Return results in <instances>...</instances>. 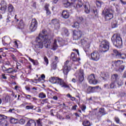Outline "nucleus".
Segmentation results:
<instances>
[{
  "label": "nucleus",
  "instance_id": "obj_1",
  "mask_svg": "<svg viewBox=\"0 0 126 126\" xmlns=\"http://www.w3.org/2000/svg\"><path fill=\"white\" fill-rule=\"evenodd\" d=\"M35 44L34 45L33 48L35 52L39 54L41 49H43V44L45 48H50L51 46V36L47 34V32L43 30L41 32L38 37L35 39Z\"/></svg>",
  "mask_w": 126,
  "mask_h": 126
},
{
  "label": "nucleus",
  "instance_id": "obj_2",
  "mask_svg": "<svg viewBox=\"0 0 126 126\" xmlns=\"http://www.w3.org/2000/svg\"><path fill=\"white\" fill-rule=\"evenodd\" d=\"M73 5L76 8H80L82 7L83 4L81 0L76 1L75 0H63V5L64 7L67 8L70 5Z\"/></svg>",
  "mask_w": 126,
  "mask_h": 126
},
{
  "label": "nucleus",
  "instance_id": "obj_3",
  "mask_svg": "<svg viewBox=\"0 0 126 126\" xmlns=\"http://www.w3.org/2000/svg\"><path fill=\"white\" fill-rule=\"evenodd\" d=\"M114 10L111 8H105L102 12L103 14L104 15L105 20L106 21L111 20L114 17Z\"/></svg>",
  "mask_w": 126,
  "mask_h": 126
},
{
  "label": "nucleus",
  "instance_id": "obj_4",
  "mask_svg": "<svg viewBox=\"0 0 126 126\" xmlns=\"http://www.w3.org/2000/svg\"><path fill=\"white\" fill-rule=\"evenodd\" d=\"M111 40L115 47H121L123 45V41L119 34H114L111 38Z\"/></svg>",
  "mask_w": 126,
  "mask_h": 126
},
{
  "label": "nucleus",
  "instance_id": "obj_5",
  "mask_svg": "<svg viewBox=\"0 0 126 126\" xmlns=\"http://www.w3.org/2000/svg\"><path fill=\"white\" fill-rule=\"evenodd\" d=\"M110 48V43L107 40H103L101 42L100 45V52L101 53H105L109 50Z\"/></svg>",
  "mask_w": 126,
  "mask_h": 126
},
{
  "label": "nucleus",
  "instance_id": "obj_6",
  "mask_svg": "<svg viewBox=\"0 0 126 126\" xmlns=\"http://www.w3.org/2000/svg\"><path fill=\"white\" fill-rule=\"evenodd\" d=\"M56 84L57 85L61 86V87H64V88H68L69 87L68 85H67L65 83H64V81H63V79H61L59 77L57 78Z\"/></svg>",
  "mask_w": 126,
  "mask_h": 126
},
{
  "label": "nucleus",
  "instance_id": "obj_7",
  "mask_svg": "<svg viewBox=\"0 0 126 126\" xmlns=\"http://www.w3.org/2000/svg\"><path fill=\"white\" fill-rule=\"evenodd\" d=\"M14 19H16V15H14V13H8L6 22H7V23H9V22L12 23H13V20H14Z\"/></svg>",
  "mask_w": 126,
  "mask_h": 126
},
{
  "label": "nucleus",
  "instance_id": "obj_8",
  "mask_svg": "<svg viewBox=\"0 0 126 126\" xmlns=\"http://www.w3.org/2000/svg\"><path fill=\"white\" fill-rule=\"evenodd\" d=\"M88 80L90 84H97L98 81L95 79V75L92 74L88 77Z\"/></svg>",
  "mask_w": 126,
  "mask_h": 126
},
{
  "label": "nucleus",
  "instance_id": "obj_9",
  "mask_svg": "<svg viewBox=\"0 0 126 126\" xmlns=\"http://www.w3.org/2000/svg\"><path fill=\"white\" fill-rule=\"evenodd\" d=\"M38 25V23L36 19H32V23L31 26H30V29L32 32H34L36 29H37V26Z\"/></svg>",
  "mask_w": 126,
  "mask_h": 126
},
{
  "label": "nucleus",
  "instance_id": "obj_10",
  "mask_svg": "<svg viewBox=\"0 0 126 126\" xmlns=\"http://www.w3.org/2000/svg\"><path fill=\"white\" fill-rule=\"evenodd\" d=\"M70 70V66L68 63V61H66V63H64V65L63 66V72L64 74L67 75V73Z\"/></svg>",
  "mask_w": 126,
  "mask_h": 126
},
{
  "label": "nucleus",
  "instance_id": "obj_11",
  "mask_svg": "<svg viewBox=\"0 0 126 126\" xmlns=\"http://www.w3.org/2000/svg\"><path fill=\"white\" fill-rule=\"evenodd\" d=\"M91 58L93 61H99L100 60V54L97 51H94L93 53H91Z\"/></svg>",
  "mask_w": 126,
  "mask_h": 126
},
{
  "label": "nucleus",
  "instance_id": "obj_12",
  "mask_svg": "<svg viewBox=\"0 0 126 126\" xmlns=\"http://www.w3.org/2000/svg\"><path fill=\"white\" fill-rule=\"evenodd\" d=\"M82 36V32L81 31H75L73 32V38L75 40H78L80 38H81V36Z\"/></svg>",
  "mask_w": 126,
  "mask_h": 126
},
{
  "label": "nucleus",
  "instance_id": "obj_13",
  "mask_svg": "<svg viewBox=\"0 0 126 126\" xmlns=\"http://www.w3.org/2000/svg\"><path fill=\"white\" fill-rule=\"evenodd\" d=\"M113 52L114 53V55L116 56V58L118 59H125L126 58V54H122L117 50H114Z\"/></svg>",
  "mask_w": 126,
  "mask_h": 126
},
{
  "label": "nucleus",
  "instance_id": "obj_14",
  "mask_svg": "<svg viewBox=\"0 0 126 126\" xmlns=\"http://www.w3.org/2000/svg\"><path fill=\"white\" fill-rule=\"evenodd\" d=\"M83 75V70H80L78 75H76V78L78 79L79 82H82L84 80V76Z\"/></svg>",
  "mask_w": 126,
  "mask_h": 126
},
{
  "label": "nucleus",
  "instance_id": "obj_15",
  "mask_svg": "<svg viewBox=\"0 0 126 126\" xmlns=\"http://www.w3.org/2000/svg\"><path fill=\"white\" fill-rule=\"evenodd\" d=\"M123 84H124V82H117L112 81V82L110 84V87L111 89H114L117 87V85H118V86H122Z\"/></svg>",
  "mask_w": 126,
  "mask_h": 126
},
{
  "label": "nucleus",
  "instance_id": "obj_16",
  "mask_svg": "<svg viewBox=\"0 0 126 126\" xmlns=\"http://www.w3.org/2000/svg\"><path fill=\"white\" fill-rule=\"evenodd\" d=\"M0 10L3 12L6 11V2L4 0H2L0 3Z\"/></svg>",
  "mask_w": 126,
  "mask_h": 126
},
{
  "label": "nucleus",
  "instance_id": "obj_17",
  "mask_svg": "<svg viewBox=\"0 0 126 126\" xmlns=\"http://www.w3.org/2000/svg\"><path fill=\"white\" fill-rule=\"evenodd\" d=\"M104 115H107V112L105 111V109L104 108H100L97 114V118H101L102 116H104Z\"/></svg>",
  "mask_w": 126,
  "mask_h": 126
},
{
  "label": "nucleus",
  "instance_id": "obj_18",
  "mask_svg": "<svg viewBox=\"0 0 126 126\" xmlns=\"http://www.w3.org/2000/svg\"><path fill=\"white\" fill-rule=\"evenodd\" d=\"M111 79L112 81L115 82H123L121 81V80H119V76L117 74H114L112 75L111 76Z\"/></svg>",
  "mask_w": 126,
  "mask_h": 126
},
{
  "label": "nucleus",
  "instance_id": "obj_19",
  "mask_svg": "<svg viewBox=\"0 0 126 126\" xmlns=\"http://www.w3.org/2000/svg\"><path fill=\"white\" fill-rule=\"evenodd\" d=\"M52 23L54 24L55 29H59L60 28V23H59V20L57 19H53L52 20Z\"/></svg>",
  "mask_w": 126,
  "mask_h": 126
},
{
  "label": "nucleus",
  "instance_id": "obj_20",
  "mask_svg": "<svg viewBox=\"0 0 126 126\" xmlns=\"http://www.w3.org/2000/svg\"><path fill=\"white\" fill-rule=\"evenodd\" d=\"M122 63H124V61L118 60L114 62L113 63H112V65L116 67H120Z\"/></svg>",
  "mask_w": 126,
  "mask_h": 126
},
{
  "label": "nucleus",
  "instance_id": "obj_21",
  "mask_svg": "<svg viewBox=\"0 0 126 126\" xmlns=\"http://www.w3.org/2000/svg\"><path fill=\"white\" fill-rule=\"evenodd\" d=\"M62 16L64 19H67L69 17V13L67 12V11L63 10L62 12Z\"/></svg>",
  "mask_w": 126,
  "mask_h": 126
},
{
  "label": "nucleus",
  "instance_id": "obj_22",
  "mask_svg": "<svg viewBox=\"0 0 126 126\" xmlns=\"http://www.w3.org/2000/svg\"><path fill=\"white\" fill-rule=\"evenodd\" d=\"M59 46H58V43L57 42V39H55L52 45V48H51L53 51H56L58 49Z\"/></svg>",
  "mask_w": 126,
  "mask_h": 126
},
{
  "label": "nucleus",
  "instance_id": "obj_23",
  "mask_svg": "<svg viewBox=\"0 0 126 126\" xmlns=\"http://www.w3.org/2000/svg\"><path fill=\"white\" fill-rule=\"evenodd\" d=\"M85 7V11L86 13H90V5L89 3H86L84 5Z\"/></svg>",
  "mask_w": 126,
  "mask_h": 126
},
{
  "label": "nucleus",
  "instance_id": "obj_24",
  "mask_svg": "<svg viewBox=\"0 0 126 126\" xmlns=\"http://www.w3.org/2000/svg\"><path fill=\"white\" fill-rule=\"evenodd\" d=\"M27 126H36V122H35V120H30L29 121H28V123H27Z\"/></svg>",
  "mask_w": 126,
  "mask_h": 126
},
{
  "label": "nucleus",
  "instance_id": "obj_25",
  "mask_svg": "<svg viewBox=\"0 0 126 126\" xmlns=\"http://www.w3.org/2000/svg\"><path fill=\"white\" fill-rule=\"evenodd\" d=\"M57 80L58 77H51L49 79V81L51 83H52V84H56Z\"/></svg>",
  "mask_w": 126,
  "mask_h": 126
},
{
  "label": "nucleus",
  "instance_id": "obj_26",
  "mask_svg": "<svg viewBox=\"0 0 126 126\" xmlns=\"http://www.w3.org/2000/svg\"><path fill=\"white\" fill-rule=\"evenodd\" d=\"M71 60L73 62H76L77 61V56L74 53H72L71 54Z\"/></svg>",
  "mask_w": 126,
  "mask_h": 126
},
{
  "label": "nucleus",
  "instance_id": "obj_27",
  "mask_svg": "<svg viewBox=\"0 0 126 126\" xmlns=\"http://www.w3.org/2000/svg\"><path fill=\"white\" fill-rule=\"evenodd\" d=\"M29 61L32 63L33 65H38L39 64V62H38L37 60H34V59H32L31 58H29Z\"/></svg>",
  "mask_w": 126,
  "mask_h": 126
},
{
  "label": "nucleus",
  "instance_id": "obj_28",
  "mask_svg": "<svg viewBox=\"0 0 126 126\" xmlns=\"http://www.w3.org/2000/svg\"><path fill=\"white\" fill-rule=\"evenodd\" d=\"M8 40H10L9 37H5V36L3 37L2 38V42L3 45L5 46V44H7V43H8V42L7 41Z\"/></svg>",
  "mask_w": 126,
  "mask_h": 126
},
{
  "label": "nucleus",
  "instance_id": "obj_29",
  "mask_svg": "<svg viewBox=\"0 0 126 126\" xmlns=\"http://www.w3.org/2000/svg\"><path fill=\"white\" fill-rule=\"evenodd\" d=\"M7 73H12L15 72V69H13L12 68H9L4 70Z\"/></svg>",
  "mask_w": 126,
  "mask_h": 126
},
{
  "label": "nucleus",
  "instance_id": "obj_30",
  "mask_svg": "<svg viewBox=\"0 0 126 126\" xmlns=\"http://www.w3.org/2000/svg\"><path fill=\"white\" fill-rule=\"evenodd\" d=\"M24 22H23V20H21L18 24V28L19 29H23L24 28Z\"/></svg>",
  "mask_w": 126,
  "mask_h": 126
},
{
  "label": "nucleus",
  "instance_id": "obj_31",
  "mask_svg": "<svg viewBox=\"0 0 126 126\" xmlns=\"http://www.w3.org/2000/svg\"><path fill=\"white\" fill-rule=\"evenodd\" d=\"M96 90H94V88L92 87H89L87 88V92L89 93H94V92H95Z\"/></svg>",
  "mask_w": 126,
  "mask_h": 126
},
{
  "label": "nucleus",
  "instance_id": "obj_32",
  "mask_svg": "<svg viewBox=\"0 0 126 126\" xmlns=\"http://www.w3.org/2000/svg\"><path fill=\"white\" fill-rule=\"evenodd\" d=\"M80 42H81V44L82 45H85V44H87V45H88L87 48H89L90 43H89V42L87 43V41L86 40V39H81Z\"/></svg>",
  "mask_w": 126,
  "mask_h": 126
},
{
  "label": "nucleus",
  "instance_id": "obj_33",
  "mask_svg": "<svg viewBox=\"0 0 126 126\" xmlns=\"http://www.w3.org/2000/svg\"><path fill=\"white\" fill-rule=\"evenodd\" d=\"M42 121H43V119L40 118L36 120L37 126H43V122H42Z\"/></svg>",
  "mask_w": 126,
  "mask_h": 126
},
{
  "label": "nucleus",
  "instance_id": "obj_34",
  "mask_svg": "<svg viewBox=\"0 0 126 126\" xmlns=\"http://www.w3.org/2000/svg\"><path fill=\"white\" fill-rule=\"evenodd\" d=\"M8 13H12V11H13V6H12V5L11 4H9L8 7Z\"/></svg>",
  "mask_w": 126,
  "mask_h": 126
},
{
  "label": "nucleus",
  "instance_id": "obj_35",
  "mask_svg": "<svg viewBox=\"0 0 126 126\" xmlns=\"http://www.w3.org/2000/svg\"><path fill=\"white\" fill-rule=\"evenodd\" d=\"M38 97H39V98H40V99H44V98H46V95L45 93L41 92L39 94Z\"/></svg>",
  "mask_w": 126,
  "mask_h": 126
},
{
  "label": "nucleus",
  "instance_id": "obj_36",
  "mask_svg": "<svg viewBox=\"0 0 126 126\" xmlns=\"http://www.w3.org/2000/svg\"><path fill=\"white\" fill-rule=\"evenodd\" d=\"M29 105L26 106V110H32V109H34V105L31 104V103H29Z\"/></svg>",
  "mask_w": 126,
  "mask_h": 126
},
{
  "label": "nucleus",
  "instance_id": "obj_37",
  "mask_svg": "<svg viewBox=\"0 0 126 126\" xmlns=\"http://www.w3.org/2000/svg\"><path fill=\"white\" fill-rule=\"evenodd\" d=\"M83 125L84 126H91V124L89 121H85L83 122Z\"/></svg>",
  "mask_w": 126,
  "mask_h": 126
},
{
  "label": "nucleus",
  "instance_id": "obj_38",
  "mask_svg": "<svg viewBox=\"0 0 126 126\" xmlns=\"http://www.w3.org/2000/svg\"><path fill=\"white\" fill-rule=\"evenodd\" d=\"M4 102L5 103H8V102H10V96L8 95H6L4 98Z\"/></svg>",
  "mask_w": 126,
  "mask_h": 126
},
{
  "label": "nucleus",
  "instance_id": "obj_39",
  "mask_svg": "<svg viewBox=\"0 0 126 126\" xmlns=\"http://www.w3.org/2000/svg\"><path fill=\"white\" fill-rule=\"evenodd\" d=\"M57 63H58L57 62H53L51 64V67L53 68V69H57Z\"/></svg>",
  "mask_w": 126,
  "mask_h": 126
},
{
  "label": "nucleus",
  "instance_id": "obj_40",
  "mask_svg": "<svg viewBox=\"0 0 126 126\" xmlns=\"http://www.w3.org/2000/svg\"><path fill=\"white\" fill-rule=\"evenodd\" d=\"M10 122L11 123V124H17V119L11 118L10 119Z\"/></svg>",
  "mask_w": 126,
  "mask_h": 126
},
{
  "label": "nucleus",
  "instance_id": "obj_41",
  "mask_svg": "<svg viewBox=\"0 0 126 126\" xmlns=\"http://www.w3.org/2000/svg\"><path fill=\"white\" fill-rule=\"evenodd\" d=\"M72 27H73V28H78V27H79V23L78 22L74 23L73 25H72Z\"/></svg>",
  "mask_w": 126,
  "mask_h": 126
},
{
  "label": "nucleus",
  "instance_id": "obj_42",
  "mask_svg": "<svg viewBox=\"0 0 126 126\" xmlns=\"http://www.w3.org/2000/svg\"><path fill=\"white\" fill-rule=\"evenodd\" d=\"M14 43V47L15 48H18V44H19V41L16 40L13 42Z\"/></svg>",
  "mask_w": 126,
  "mask_h": 126
},
{
  "label": "nucleus",
  "instance_id": "obj_43",
  "mask_svg": "<svg viewBox=\"0 0 126 126\" xmlns=\"http://www.w3.org/2000/svg\"><path fill=\"white\" fill-rule=\"evenodd\" d=\"M8 125H9V124L8 122H7V121H4L2 123V126H8Z\"/></svg>",
  "mask_w": 126,
  "mask_h": 126
},
{
  "label": "nucleus",
  "instance_id": "obj_44",
  "mask_svg": "<svg viewBox=\"0 0 126 126\" xmlns=\"http://www.w3.org/2000/svg\"><path fill=\"white\" fill-rule=\"evenodd\" d=\"M7 117L3 115H0V121H2V120H5Z\"/></svg>",
  "mask_w": 126,
  "mask_h": 126
},
{
  "label": "nucleus",
  "instance_id": "obj_45",
  "mask_svg": "<svg viewBox=\"0 0 126 126\" xmlns=\"http://www.w3.org/2000/svg\"><path fill=\"white\" fill-rule=\"evenodd\" d=\"M19 124H20V125H24V124H25V120L23 119H20L19 121Z\"/></svg>",
  "mask_w": 126,
  "mask_h": 126
},
{
  "label": "nucleus",
  "instance_id": "obj_46",
  "mask_svg": "<svg viewBox=\"0 0 126 126\" xmlns=\"http://www.w3.org/2000/svg\"><path fill=\"white\" fill-rule=\"evenodd\" d=\"M96 3L97 7H101L102 5V3H101V2L97 1Z\"/></svg>",
  "mask_w": 126,
  "mask_h": 126
},
{
  "label": "nucleus",
  "instance_id": "obj_47",
  "mask_svg": "<svg viewBox=\"0 0 126 126\" xmlns=\"http://www.w3.org/2000/svg\"><path fill=\"white\" fill-rule=\"evenodd\" d=\"M81 108L83 112H85V110H86V106L85 105H82Z\"/></svg>",
  "mask_w": 126,
  "mask_h": 126
},
{
  "label": "nucleus",
  "instance_id": "obj_48",
  "mask_svg": "<svg viewBox=\"0 0 126 126\" xmlns=\"http://www.w3.org/2000/svg\"><path fill=\"white\" fill-rule=\"evenodd\" d=\"M45 103H48V98L42 99L41 104H45Z\"/></svg>",
  "mask_w": 126,
  "mask_h": 126
},
{
  "label": "nucleus",
  "instance_id": "obj_49",
  "mask_svg": "<svg viewBox=\"0 0 126 126\" xmlns=\"http://www.w3.org/2000/svg\"><path fill=\"white\" fill-rule=\"evenodd\" d=\"M44 62L46 63V65H48L49 63V60H48V58H47L46 57H44Z\"/></svg>",
  "mask_w": 126,
  "mask_h": 126
},
{
  "label": "nucleus",
  "instance_id": "obj_50",
  "mask_svg": "<svg viewBox=\"0 0 126 126\" xmlns=\"http://www.w3.org/2000/svg\"><path fill=\"white\" fill-rule=\"evenodd\" d=\"M25 96L26 98V99H28V100H30L31 98V95L29 94H25Z\"/></svg>",
  "mask_w": 126,
  "mask_h": 126
},
{
  "label": "nucleus",
  "instance_id": "obj_51",
  "mask_svg": "<svg viewBox=\"0 0 126 126\" xmlns=\"http://www.w3.org/2000/svg\"><path fill=\"white\" fill-rule=\"evenodd\" d=\"M115 121L117 124H120V118L118 117L115 118Z\"/></svg>",
  "mask_w": 126,
  "mask_h": 126
},
{
  "label": "nucleus",
  "instance_id": "obj_52",
  "mask_svg": "<svg viewBox=\"0 0 126 126\" xmlns=\"http://www.w3.org/2000/svg\"><path fill=\"white\" fill-rule=\"evenodd\" d=\"M49 6H50V4H46L45 6V10H49Z\"/></svg>",
  "mask_w": 126,
  "mask_h": 126
},
{
  "label": "nucleus",
  "instance_id": "obj_53",
  "mask_svg": "<svg viewBox=\"0 0 126 126\" xmlns=\"http://www.w3.org/2000/svg\"><path fill=\"white\" fill-rule=\"evenodd\" d=\"M124 69H125V65H121V66L119 67V70H124Z\"/></svg>",
  "mask_w": 126,
  "mask_h": 126
},
{
  "label": "nucleus",
  "instance_id": "obj_54",
  "mask_svg": "<svg viewBox=\"0 0 126 126\" xmlns=\"http://www.w3.org/2000/svg\"><path fill=\"white\" fill-rule=\"evenodd\" d=\"M64 33H65V35H67V36L68 35V31L66 29H65L64 30Z\"/></svg>",
  "mask_w": 126,
  "mask_h": 126
},
{
  "label": "nucleus",
  "instance_id": "obj_55",
  "mask_svg": "<svg viewBox=\"0 0 126 126\" xmlns=\"http://www.w3.org/2000/svg\"><path fill=\"white\" fill-rule=\"evenodd\" d=\"M59 58H58V57L57 56H55V60L56 61V62H54V63H59Z\"/></svg>",
  "mask_w": 126,
  "mask_h": 126
},
{
  "label": "nucleus",
  "instance_id": "obj_56",
  "mask_svg": "<svg viewBox=\"0 0 126 126\" xmlns=\"http://www.w3.org/2000/svg\"><path fill=\"white\" fill-rule=\"evenodd\" d=\"M1 77L3 79H6V76H5V74H2Z\"/></svg>",
  "mask_w": 126,
  "mask_h": 126
},
{
  "label": "nucleus",
  "instance_id": "obj_57",
  "mask_svg": "<svg viewBox=\"0 0 126 126\" xmlns=\"http://www.w3.org/2000/svg\"><path fill=\"white\" fill-rule=\"evenodd\" d=\"M46 14H47V15H50V14H51V11H50V10H46Z\"/></svg>",
  "mask_w": 126,
  "mask_h": 126
},
{
  "label": "nucleus",
  "instance_id": "obj_58",
  "mask_svg": "<svg viewBox=\"0 0 126 126\" xmlns=\"http://www.w3.org/2000/svg\"><path fill=\"white\" fill-rule=\"evenodd\" d=\"M12 59L13 60V61H15V62H16V57H15V56L12 55Z\"/></svg>",
  "mask_w": 126,
  "mask_h": 126
},
{
  "label": "nucleus",
  "instance_id": "obj_59",
  "mask_svg": "<svg viewBox=\"0 0 126 126\" xmlns=\"http://www.w3.org/2000/svg\"><path fill=\"white\" fill-rule=\"evenodd\" d=\"M76 108H77V105H75V106H72V110H76Z\"/></svg>",
  "mask_w": 126,
  "mask_h": 126
},
{
  "label": "nucleus",
  "instance_id": "obj_60",
  "mask_svg": "<svg viewBox=\"0 0 126 126\" xmlns=\"http://www.w3.org/2000/svg\"><path fill=\"white\" fill-rule=\"evenodd\" d=\"M83 21V18H82V17L79 18V20H78L79 22H81V21Z\"/></svg>",
  "mask_w": 126,
  "mask_h": 126
},
{
  "label": "nucleus",
  "instance_id": "obj_61",
  "mask_svg": "<svg viewBox=\"0 0 126 126\" xmlns=\"http://www.w3.org/2000/svg\"><path fill=\"white\" fill-rule=\"evenodd\" d=\"M26 90H27V91H30V88H29L28 86L25 87Z\"/></svg>",
  "mask_w": 126,
  "mask_h": 126
},
{
  "label": "nucleus",
  "instance_id": "obj_62",
  "mask_svg": "<svg viewBox=\"0 0 126 126\" xmlns=\"http://www.w3.org/2000/svg\"><path fill=\"white\" fill-rule=\"evenodd\" d=\"M32 89L33 90V92H34V93L36 92V91L37 90V89L36 87H33L32 88Z\"/></svg>",
  "mask_w": 126,
  "mask_h": 126
},
{
  "label": "nucleus",
  "instance_id": "obj_63",
  "mask_svg": "<svg viewBox=\"0 0 126 126\" xmlns=\"http://www.w3.org/2000/svg\"><path fill=\"white\" fill-rule=\"evenodd\" d=\"M13 111H14V109H10L9 110V113H13Z\"/></svg>",
  "mask_w": 126,
  "mask_h": 126
},
{
  "label": "nucleus",
  "instance_id": "obj_64",
  "mask_svg": "<svg viewBox=\"0 0 126 126\" xmlns=\"http://www.w3.org/2000/svg\"><path fill=\"white\" fill-rule=\"evenodd\" d=\"M123 77H124V78H126V71H125L124 74L123 76Z\"/></svg>",
  "mask_w": 126,
  "mask_h": 126
}]
</instances>
